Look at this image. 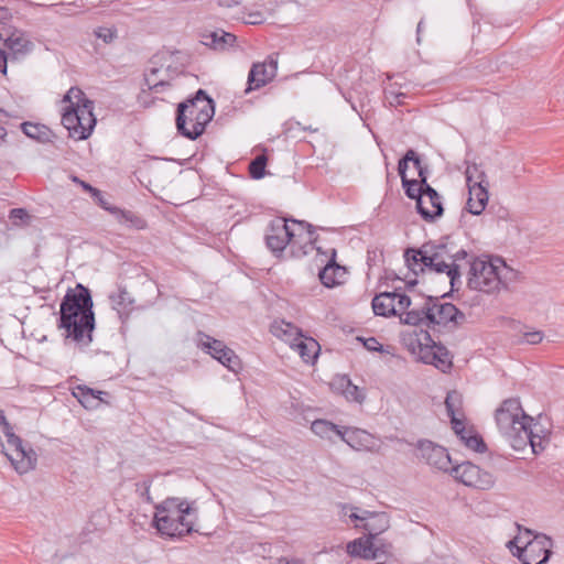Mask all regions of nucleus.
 Wrapping results in <instances>:
<instances>
[{"label": "nucleus", "mask_w": 564, "mask_h": 564, "mask_svg": "<svg viewBox=\"0 0 564 564\" xmlns=\"http://www.w3.org/2000/svg\"><path fill=\"white\" fill-rule=\"evenodd\" d=\"M468 253L464 249L455 250L454 246L442 242H425L419 249H406L405 262L409 269L417 274L425 271L446 273L452 291L462 286V270Z\"/></svg>", "instance_id": "f257e3e1"}, {"label": "nucleus", "mask_w": 564, "mask_h": 564, "mask_svg": "<svg viewBox=\"0 0 564 564\" xmlns=\"http://www.w3.org/2000/svg\"><path fill=\"white\" fill-rule=\"evenodd\" d=\"M59 315V327L66 330L67 337L85 346L91 343L95 315L87 288L78 284L74 291L69 290L62 300Z\"/></svg>", "instance_id": "f03ea898"}, {"label": "nucleus", "mask_w": 564, "mask_h": 564, "mask_svg": "<svg viewBox=\"0 0 564 564\" xmlns=\"http://www.w3.org/2000/svg\"><path fill=\"white\" fill-rule=\"evenodd\" d=\"M196 520L197 508L194 501L172 497L156 506L153 523L161 534L180 538L194 531Z\"/></svg>", "instance_id": "7ed1b4c3"}, {"label": "nucleus", "mask_w": 564, "mask_h": 564, "mask_svg": "<svg viewBox=\"0 0 564 564\" xmlns=\"http://www.w3.org/2000/svg\"><path fill=\"white\" fill-rule=\"evenodd\" d=\"M215 115V102L204 89L177 105V132L189 140L199 138Z\"/></svg>", "instance_id": "20e7f679"}, {"label": "nucleus", "mask_w": 564, "mask_h": 564, "mask_svg": "<svg viewBox=\"0 0 564 564\" xmlns=\"http://www.w3.org/2000/svg\"><path fill=\"white\" fill-rule=\"evenodd\" d=\"M447 294L438 296H427L423 304L414 307L405 314L402 318L403 324L408 325H425L429 328L435 329L436 326H459L466 321V315L459 311L452 303L441 302L442 297Z\"/></svg>", "instance_id": "39448f33"}, {"label": "nucleus", "mask_w": 564, "mask_h": 564, "mask_svg": "<svg viewBox=\"0 0 564 564\" xmlns=\"http://www.w3.org/2000/svg\"><path fill=\"white\" fill-rule=\"evenodd\" d=\"M518 534L507 543L510 553L523 564H544L552 555L553 540L516 523Z\"/></svg>", "instance_id": "423d86ee"}, {"label": "nucleus", "mask_w": 564, "mask_h": 564, "mask_svg": "<svg viewBox=\"0 0 564 564\" xmlns=\"http://www.w3.org/2000/svg\"><path fill=\"white\" fill-rule=\"evenodd\" d=\"M495 419L499 432L511 447H520L529 440L525 426L533 422V417L525 414L519 399L505 400L496 410Z\"/></svg>", "instance_id": "0eeeda50"}, {"label": "nucleus", "mask_w": 564, "mask_h": 564, "mask_svg": "<svg viewBox=\"0 0 564 564\" xmlns=\"http://www.w3.org/2000/svg\"><path fill=\"white\" fill-rule=\"evenodd\" d=\"M312 225L304 220L286 218L273 219L265 234L267 247L278 256L284 251L288 243L302 237L304 230H307L308 240L312 241Z\"/></svg>", "instance_id": "6e6552de"}, {"label": "nucleus", "mask_w": 564, "mask_h": 564, "mask_svg": "<svg viewBox=\"0 0 564 564\" xmlns=\"http://www.w3.org/2000/svg\"><path fill=\"white\" fill-rule=\"evenodd\" d=\"M405 195L415 200L416 212L429 223H433L444 213L442 197L430 184L423 186L416 180L404 178L402 182Z\"/></svg>", "instance_id": "1a4fd4ad"}, {"label": "nucleus", "mask_w": 564, "mask_h": 564, "mask_svg": "<svg viewBox=\"0 0 564 564\" xmlns=\"http://www.w3.org/2000/svg\"><path fill=\"white\" fill-rule=\"evenodd\" d=\"M467 269V286L485 293L498 291L497 261L482 257L467 256L463 262Z\"/></svg>", "instance_id": "9d476101"}, {"label": "nucleus", "mask_w": 564, "mask_h": 564, "mask_svg": "<svg viewBox=\"0 0 564 564\" xmlns=\"http://www.w3.org/2000/svg\"><path fill=\"white\" fill-rule=\"evenodd\" d=\"M94 102L84 100L83 104L76 102V107L65 109L62 123L69 131V134L78 140L87 139L96 124L94 116Z\"/></svg>", "instance_id": "9b49d317"}, {"label": "nucleus", "mask_w": 564, "mask_h": 564, "mask_svg": "<svg viewBox=\"0 0 564 564\" xmlns=\"http://www.w3.org/2000/svg\"><path fill=\"white\" fill-rule=\"evenodd\" d=\"M3 434L10 447V452H7L6 456L9 458L14 469L19 474H25L34 469L37 462L35 451L31 447L26 448L23 445V441L13 433L11 426H7Z\"/></svg>", "instance_id": "f8f14e48"}, {"label": "nucleus", "mask_w": 564, "mask_h": 564, "mask_svg": "<svg viewBox=\"0 0 564 564\" xmlns=\"http://www.w3.org/2000/svg\"><path fill=\"white\" fill-rule=\"evenodd\" d=\"M466 181L469 189L467 210L473 215H480L488 203V191L484 185L486 175L478 171L477 165L466 169Z\"/></svg>", "instance_id": "ddd939ff"}, {"label": "nucleus", "mask_w": 564, "mask_h": 564, "mask_svg": "<svg viewBox=\"0 0 564 564\" xmlns=\"http://www.w3.org/2000/svg\"><path fill=\"white\" fill-rule=\"evenodd\" d=\"M452 475L465 486L480 490H488L495 485L492 474L480 469L477 465L469 462L453 467Z\"/></svg>", "instance_id": "4468645a"}, {"label": "nucleus", "mask_w": 564, "mask_h": 564, "mask_svg": "<svg viewBox=\"0 0 564 564\" xmlns=\"http://www.w3.org/2000/svg\"><path fill=\"white\" fill-rule=\"evenodd\" d=\"M197 345L229 370L237 371L240 368L238 356L221 340L215 339L204 333H198Z\"/></svg>", "instance_id": "2eb2a0df"}, {"label": "nucleus", "mask_w": 564, "mask_h": 564, "mask_svg": "<svg viewBox=\"0 0 564 564\" xmlns=\"http://www.w3.org/2000/svg\"><path fill=\"white\" fill-rule=\"evenodd\" d=\"M278 72V61L270 57L268 62L254 63L248 74L246 93L259 89L270 83Z\"/></svg>", "instance_id": "dca6fc26"}, {"label": "nucleus", "mask_w": 564, "mask_h": 564, "mask_svg": "<svg viewBox=\"0 0 564 564\" xmlns=\"http://www.w3.org/2000/svg\"><path fill=\"white\" fill-rule=\"evenodd\" d=\"M420 451L429 465L444 471L452 470L451 456L443 446L436 445L431 441H424L420 443Z\"/></svg>", "instance_id": "f3484780"}, {"label": "nucleus", "mask_w": 564, "mask_h": 564, "mask_svg": "<svg viewBox=\"0 0 564 564\" xmlns=\"http://www.w3.org/2000/svg\"><path fill=\"white\" fill-rule=\"evenodd\" d=\"M397 295L398 289L393 292H382L377 294L371 302L373 313L383 317L395 316Z\"/></svg>", "instance_id": "a211bd4d"}, {"label": "nucleus", "mask_w": 564, "mask_h": 564, "mask_svg": "<svg viewBox=\"0 0 564 564\" xmlns=\"http://www.w3.org/2000/svg\"><path fill=\"white\" fill-rule=\"evenodd\" d=\"M319 280L326 288H334L345 282L347 278V270L345 267L337 264L332 260L319 272Z\"/></svg>", "instance_id": "6ab92c4d"}, {"label": "nucleus", "mask_w": 564, "mask_h": 564, "mask_svg": "<svg viewBox=\"0 0 564 564\" xmlns=\"http://www.w3.org/2000/svg\"><path fill=\"white\" fill-rule=\"evenodd\" d=\"M109 300L113 310L117 311L119 318L124 321L133 310L134 299L122 288L109 295Z\"/></svg>", "instance_id": "aec40b11"}, {"label": "nucleus", "mask_w": 564, "mask_h": 564, "mask_svg": "<svg viewBox=\"0 0 564 564\" xmlns=\"http://www.w3.org/2000/svg\"><path fill=\"white\" fill-rule=\"evenodd\" d=\"M339 438L351 448L360 451L368 447L370 434L360 429L343 427Z\"/></svg>", "instance_id": "412c9836"}, {"label": "nucleus", "mask_w": 564, "mask_h": 564, "mask_svg": "<svg viewBox=\"0 0 564 564\" xmlns=\"http://www.w3.org/2000/svg\"><path fill=\"white\" fill-rule=\"evenodd\" d=\"M271 333L275 337L289 343L291 346H293L303 336L302 330L299 327L284 321L274 322L271 325Z\"/></svg>", "instance_id": "4be33fe9"}, {"label": "nucleus", "mask_w": 564, "mask_h": 564, "mask_svg": "<svg viewBox=\"0 0 564 564\" xmlns=\"http://www.w3.org/2000/svg\"><path fill=\"white\" fill-rule=\"evenodd\" d=\"M373 549V541L368 536L366 539L359 538L347 544V553L352 557H361L364 560H376L378 553H371Z\"/></svg>", "instance_id": "5701e85b"}, {"label": "nucleus", "mask_w": 564, "mask_h": 564, "mask_svg": "<svg viewBox=\"0 0 564 564\" xmlns=\"http://www.w3.org/2000/svg\"><path fill=\"white\" fill-rule=\"evenodd\" d=\"M236 41V36L223 30L210 31L202 34V43L215 50H223L230 46Z\"/></svg>", "instance_id": "b1692460"}, {"label": "nucleus", "mask_w": 564, "mask_h": 564, "mask_svg": "<svg viewBox=\"0 0 564 564\" xmlns=\"http://www.w3.org/2000/svg\"><path fill=\"white\" fill-rule=\"evenodd\" d=\"M361 528L368 532L372 541L390 528V519L386 512H377L370 521L362 523Z\"/></svg>", "instance_id": "393cba45"}, {"label": "nucleus", "mask_w": 564, "mask_h": 564, "mask_svg": "<svg viewBox=\"0 0 564 564\" xmlns=\"http://www.w3.org/2000/svg\"><path fill=\"white\" fill-rule=\"evenodd\" d=\"M105 392L94 390L86 386H78L76 391H74V397L80 402V404L86 409H96L101 403V394Z\"/></svg>", "instance_id": "a878e982"}, {"label": "nucleus", "mask_w": 564, "mask_h": 564, "mask_svg": "<svg viewBox=\"0 0 564 564\" xmlns=\"http://www.w3.org/2000/svg\"><path fill=\"white\" fill-rule=\"evenodd\" d=\"M166 69L151 68L144 75V86L150 91L161 93L165 87L170 86V82L166 79Z\"/></svg>", "instance_id": "bb28decb"}, {"label": "nucleus", "mask_w": 564, "mask_h": 564, "mask_svg": "<svg viewBox=\"0 0 564 564\" xmlns=\"http://www.w3.org/2000/svg\"><path fill=\"white\" fill-rule=\"evenodd\" d=\"M419 341V358L424 364L433 365L437 344L431 338L430 333L423 332Z\"/></svg>", "instance_id": "cd10ccee"}, {"label": "nucleus", "mask_w": 564, "mask_h": 564, "mask_svg": "<svg viewBox=\"0 0 564 564\" xmlns=\"http://www.w3.org/2000/svg\"><path fill=\"white\" fill-rule=\"evenodd\" d=\"M535 430H538V423L529 422V424L525 426V434L528 435L529 440H525L522 446L512 448L514 451L520 452L523 451L528 445H530L534 454H538L541 451H543V442L545 440V435L538 434Z\"/></svg>", "instance_id": "c85d7f7f"}, {"label": "nucleus", "mask_w": 564, "mask_h": 564, "mask_svg": "<svg viewBox=\"0 0 564 564\" xmlns=\"http://www.w3.org/2000/svg\"><path fill=\"white\" fill-rule=\"evenodd\" d=\"M497 261V279L498 291L507 289L510 283L516 282L519 278V272L508 267L501 258H496Z\"/></svg>", "instance_id": "c756f323"}, {"label": "nucleus", "mask_w": 564, "mask_h": 564, "mask_svg": "<svg viewBox=\"0 0 564 564\" xmlns=\"http://www.w3.org/2000/svg\"><path fill=\"white\" fill-rule=\"evenodd\" d=\"M113 216L119 224L127 228L143 229L147 225L144 219L131 210L117 208L113 210Z\"/></svg>", "instance_id": "7c9ffc66"}, {"label": "nucleus", "mask_w": 564, "mask_h": 564, "mask_svg": "<svg viewBox=\"0 0 564 564\" xmlns=\"http://www.w3.org/2000/svg\"><path fill=\"white\" fill-rule=\"evenodd\" d=\"M311 430L322 438L333 440V436H340L341 427L326 420H315Z\"/></svg>", "instance_id": "2f4dec72"}, {"label": "nucleus", "mask_w": 564, "mask_h": 564, "mask_svg": "<svg viewBox=\"0 0 564 564\" xmlns=\"http://www.w3.org/2000/svg\"><path fill=\"white\" fill-rule=\"evenodd\" d=\"M22 131L32 139H35L40 142H48L51 141L52 132L51 130L39 123H32V122H23L21 124Z\"/></svg>", "instance_id": "473e14b6"}, {"label": "nucleus", "mask_w": 564, "mask_h": 564, "mask_svg": "<svg viewBox=\"0 0 564 564\" xmlns=\"http://www.w3.org/2000/svg\"><path fill=\"white\" fill-rule=\"evenodd\" d=\"M291 347L294 348L306 362L313 361V360H315L317 358V355H318V344L314 339H310V341L306 343L301 337Z\"/></svg>", "instance_id": "72a5a7b5"}, {"label": "nucleus", "mask_w": 564, "mask_h": 564, "mask_svg": "<svg viewBox=\"0 0 564 564\" xmlns=\"http://www.w3.org/2000/svg\"><path fill=\"white\" fill-rule=\"evenodd\" d=\"M6 45L14 51V52H24L29 50L31 45L30 41L26 39L25 34L22 31L14 30L7 39Z\"/></svg>", "instance_id": "f704fd0d"}, {"label": "nucleus", "mask_w": 564, "mask_h": 564, "mask_svg": "<svg viewBox=\"0 0 564 564\" xmlns=\"http://www.w3.org/2000/svg\"><path fill=\"white\" fill-rule=\"evenodd\" d=\"M452 358L446 347L437 344L433 366L441 371L446 372L452 368Z\"/></svg>", "instance_id": "c9c22d12"}, {"label": "nucleus", "mask_w": 564, "mask_h": 564, "mask_svg": "<svg viewBox=\"0 0 564 564\" xmlns=\"http://www.w3.org/2000/svg\"><path fill=\"white\" fill-rule=\"evenodd\" d=\"M462 395L457 391H449L445 399V406L448 416L460 415L462 412Z\"/></svg>", "instance_id": "e433bc0d"}, {"label": "nucleus", "mask_w": 564, "mask_h": 564, "mask_svg": "<svg viewBox=\"0 0 564 564\" xmlns=\"http://www.w3.org/2000/svg\"><path fill=\"white\" fill-rule=\"evenodd\" d=\"M409 162H413L414 166H419L420 165V158L417 156L415 151L412 150V149L408 150L406 153L404 154V156L399 161L398 172H399V175L401 177V182H403L404 178H408L406 177V170H408V163Z\"/></svg>", "instance_id": "4c0bfd02"}, {"label": "nucleus", "mask_w": 564, "mask_h": 564, "mask_svg": "<svg viewBox=\"0 0 564 564\" xmlns=\"http://www.w3.org/2000/svg\"><path fill=\"white\" fill-rule=\"evenodd\" d=\"M341 382L346 384L343 393L347 400L355 401L361 403L365 400L364 392L355 384L350 382L349 379L343 378Z\"/></svg>", "instance_id": "58836bf2"}, {"label": "nucleus", "mask_w": 564, "mask_h": 564, "mask_svg": "<svg viewBox=\"0 0 564 564\" xmlns=\"http://www.w3.org/2000/svg\"><path fill=\"white\" fill-rule=\"evenodd\" d=\"M267 165V156L258 155L254 160L250 162L249 173L252 178L260 180L264 176Z\"/></svg>", "instance_id": "ea45409f"}, {"label": "nucleus", "mask_w": 564, "mask_h": 564, "mask_svg": "<svg viewBox=\"0 0 564 564\" xmlns=\"http://www.w3.org/2000/svg\"><path fill=\"white\" fill-rule=\"evenodd\" d=\"M398 302L395 303L397 310L395 315L400 316V319L405 317V314L410 311V306L412 304V300L406 294H403L400 292V289H398V295H397ZM413 308H411L412 311Z\"/></svg>", "instance_id": "a19ab883"}, {"label": "nucleus", "mask_w": 564, "mask_h": 564, "mask_svg": "<svg viewBox=\"0 0 564 564\" xmlns=\"http://www.w3.org/2000/svg\"><path fill=\"white\" fill-rule=\"evenodd\" d=\"M94 34L104 43L110 44L117 39L118 31L115 26H99L94 31Z\"/></svg>", "instance_id": "79ce46f5"}, {"label": "nucleus", "mask_w": 564, "mask_h": 564, "mask_svg": "<svg viewBox=\"0 0 564 564\" xmlns=\"http://www.w3.org/2000/svg\"><path fill=\"white\" fill-rule=\"evenodd\" d=\"M465 446L477 452V453H484L487 449L484 440L481 438L480 435L475 433L474 430H473V433H469L467 443L465 444Z\"/></svg>", "instance_id": "37998d69"}, {"label": "nucleus", "mask_w": 564, "mask_h": 564, "mask_svg": "<svg viewBox=\"0 0 564 564\" xmlns=\"http://www.w3.org/2000/svg\"><path fill=\"white\" fill-rule=\"evenodd\" d=\"M65 102H69V107H76V102L78 104H83L84 100H87L84 96V93L77 88V87H72L67 94L64 96V99H63Z\"/></svg>", "instance_id": "c03bdc74"}, {"label": "nucleus", "mask_w": 564, "mask_h": 564, "mask_svg": "<svg viewBox=\"0 0 564 564\" xmlns=\"http://www.w3.org/2000/svg\"><path fill=\"white\" fill-rule=\"evenodd\" d=\"M449 417H451L452 427L456 435L464 434V433H473V430H474L473 427L468 429L465 426L464 414L454 415V416H449Z\"/></svg>", "instance_id": "a18cd8bd"}, {"label": "nucleus", "mask_w": 564, "mask_h": 564, "mask_svg": "<svg viewBox=\"0 0 564 564\" xmlns=\"http://www.w3.org/2000/svg\"><path fill=\"white\" fill-rule=\"evenodd\" d=\"M97 204L105 210L109 212L111 215H113V210H116L118 207L112 206L102 195V193L99 191V196H93Z\"/></svg>", "instance_id": "49530a36"}, {"label": "nucleus", "mask_w": 564, "mask_h": 564, "mask_svg": "<svg viewBox=\"0 0 564 564\" xmlns=\"http://www.w3.org/2000/svg\"><path fill=\"white\" fill-rule=\"evenodd\" d=\"M247 17L248 19L246 22L249 24H261L265 20L264 14L261 11H251Z\"/></svg>", "instance_id": "de8ad7c7"}, {"label": "nucleus", "mask_w": 564, "mask_h": 564, "mask_svg": "<svg viewBox=\"0 0 564 564\" xmlns=\"http://www.w3.org/2000/svg\"><path fill=\"white\" fill-rule=\"evenodd\" d=\"M364 346L369 351H381L382 350V345L375 337H369V338L365 339Z\"/></svg>", "instance_id": "09e8293b"}, {"label": "nucleus", "mask_w": 564, "mask_h": 564, "mask_svg": "<svg viewBox=\"0 0 564 564\" xmlns=\"http://www.w3.org/2000/svg\"><path fill=\"white\" fill-rule=\"evenodd\" d=\"M524 338L528 344L535 345L542 341L543 333L539 330L530 332L525 334Z\"/></svg>", "instance_id": "8fccbe9b"}, {"label": "nucleus", "mask_w": 564, "mask_h": 564, "mask_svg": "<svg viewBox=\"0 0 564 564\" xmlns=\"http://www.w3.org/2000/svg\"><path fill=\"white\" fill-rule=\"evenodd\" d=\"M404 98H405V94H403V93H399V94H395V95H393L391 93L390 96H387V99L389 100V104L391 106L402 105Z\"/></svg>", "instance_id": "3c124183"}, {"label": "nucleus", "mask_w": 564, "mask_h": 564, "mask_svg": "<svg viewBox=\"0 0 564 564\" xmlns=\"http://www.w3.org/2000/svg\"><path fill=\"white\" fill-rule=\"evenodd\" d=\"M391 547L390 544H376L373 542V549H371V553H378V557H380L381 555H384V554H388L389 553V549Z\"/></svg>", "instance_id": "603ef678"}, {"label": "nucleus", "mask_w": 564, "mask_h": 564, "mask_svg": "<svg viewBox=\"0 0 564 564\" xmlns=\"http://www.w3.org/2000/svg\"><path fill=\"white\" fill-rule=\"evenodd\" d=\"M28 217H29V215H28L26 210L23 208H14L10 212L11 219H24Z\"/></svg>", "instance_id": "864d4df0"}, {"label": "nucleus", "mask_w": 564, "mask_h": 564, "mask_svg": "<svg viewBox=\"0 0 564 564\" xmlns=\"http://www.w3.org/2000/svg\"><path fill=\"white\" fill-rule=\"evenodd\" d=\"M243 0H217L219 7L223 8H234L242 3Z\"/></svg>", "instance_id": "5fc2aeb1"}, {"label": "nucleus", "mask_w": 564, "mask_h": 564, "mask_svg": "<svg viewBox=\"0 0 564 564\" xmlns=\"http://www.w3.org/2000/svg\"><path fill=\"white\" fill-rule=\"evenodd\" d=\"M417 169V172H419V182L420 184H422L423 186H425V184H429L427 183V176H426V167L422 166V164L420 163L419 166H415Z\"/></svg>", "instance_id": "6e6d98bb"}, {"label": "nucleus", "mask_w": 564, "mask_h": 564, "mask_svg": "<svg viewBox=\"0 0 564 564\" xmlns=\"http://www.w3.org/2000/svg\"><path fill=\"white\" fill-rule=\"evenodd\" d=\"M80 186L84 191L91 194V196H99V189L93 187L90 184L86 183L85 181L80 182Z\"/></svg>", "instance_id": "4d7b16f0"}, {"label": "nucleus", "mask_w": 564, "mask_h": 564, "mask_svg": "<svg viewBox=\"0 0 564 564\" xmlns=\"http://www.w3.org/2000/svg\"><path fill=\"white\" fill-rule=\"evenodd\" d=\"M7 54L4 51L0 50V73L6 74L7 73Z\"/></svg>", "instance_id": "13d9d810"}, {"label": "nucleus", "mask_w": 564, "mask_h": 564, "mask_svg": "<svg viewBox=\"0 0 564 564\" xmlns=\"http://www.w3.org/2000/svg\"><path fill=\"white\" fill-rule=\"evenodd\" d=\"M11 12L7 7H0V22H6L11 18Z\"/></svg>", "instance_id": "bf43d9fd"}, {"label": "nucleus", "mask_w": 564, "mask_h": 564, "mask_svg": "<svg viewBox=\"0 0 564 564\" xmlns=\"http://www.w3.org/2000/svg\"><path fill=\"white\" fill-rule=\"evenodd\" d=\"M377 512H371V511H368V510H364L360 514V521H364L367 522V521H370L372 519V516L376 514Z\"/></svg>", "instance_id": "052dcab7"}, {"label": "nucleus", "mask_w": 564, "mask_h": 564, "mask_svg": "<svg viewBox=\"0 0 564 564\" xmlns=\"http://www.w3.org/2000/svg\"><path fill=\"white\" fill-rule=\"evenodd\" d=\"M7 426H11V425L8 423L3 411L0 410V427H1L2 433L6 431Z\"/></svg>", "instance_id": "680f3d73"}, {"label": "nucleus", "mask_w": 564, "mask_h": 564, "mask_svg": "<svg viewBox=\"0 0 564 564\" xmlns=\"http://www.w3.org/2000/svg\"><path fill=\"white\" fill-rule=\"evenodd\" d=\"M141 496L148 501L150 502L151 501V496H150V485L149 484H144V491L141 494Z\"/></svg>", "instance_id": "e2e57ef3"}, {"label": "nucleus", "mask_w": 564, "mask_h": 564, "mask_svg": "<svg viewBox=\"0 0 564 564\" xmlns=\"http://www.w3.org/2000/svg\"><path fill=\"white\" fill-rule=\"evenodd\" d=\"M423 30V20H421L417 24V28H416V42L420 43L421 42V32Z\"/></svg>", "instance_id": "0e129e2a"}, {"label": "nucleus", "mask_w": 564, "mask_h": 564, "mask_svg": "<svg viewBox=\"0 0 564 564\" xmlns=\"http://www.w3.org/2000/svg\"><path fill=\"white\" fill-rule=\"evenodd\" d=\"M0 116H3V112L0 113ZM7 135V130L3 127L2 122L0 121V139H3Z\"/></svg>", "instance_id": "69168bd1"}, {"label": "nucleus", "mask_w": 564, "mask_h": 564, "mask_svg": "<svg viewBox=\"0 0 564 564\" xmlns=\"http://www.w3.org/2000/svg\"><path fill=\"white\" fill-rule=\"evenodd\" d=\"M278 564H302L301 562L299 561H288V560H280Z\"/></svg>", "instance_id": "338daca9"}, {"label": "nucleus", "mask_w": 564, "mask_h": 564, "mask_svg": "<svg viewBox=\"0 0 564 564\" xmlns=\"http://www.w3.org/2000/svg\"><path fill=\"white\" fill-rule=\"evenodd\" d=\"M417 281L416 280H410L406 282V288L409 290H411L412 288H414L416 285Z\"/></svg>", "instance_id": "774afa93"}]
</instances>
